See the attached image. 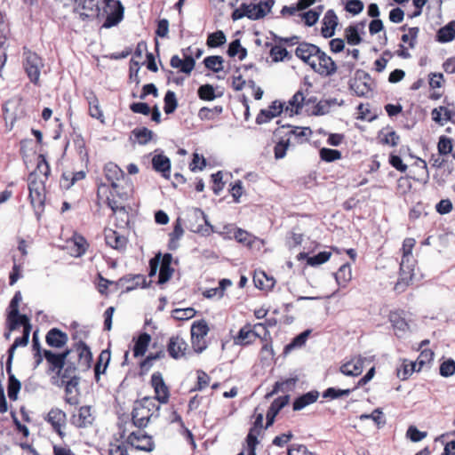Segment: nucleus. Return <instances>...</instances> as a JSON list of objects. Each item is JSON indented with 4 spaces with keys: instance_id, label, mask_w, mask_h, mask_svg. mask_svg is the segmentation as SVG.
<instances>
[{
    "instance_id": "1",
    "label": "nucleus",
    "mask_w": 455,
    "mask_h": 455,
    "mask_svg": "<svg viewBox=\"0 0 455 455\" xmlns=\"http://www.w3.org/2000/svg\"><path fill=\"white\" fill-rule=\"evenodd\" d=\"M104 176L110 185L100 183L97 188L96 204L111 209L113 213H126L124 203L132 196L133 188L131 179L115 163L109 162L104 166Z\"/></svg>"
},
{
    "instance_id": "2",
    "label": "nucleus",
    "mask_w": 455,
    "mask_h": 455,
    "mask_svg": "<svg viewBox=\"0 0 455 455\" xmlns=\"http://www.w3.org/2000/svg\"><path fill=\"white\" fill-rule=\"evenodd\" d=\"M70 349L61 353H54L51 350H44V357L48 363V373H55L52 377V383L57 384L61 379V386H64L65 402L70 405H76L79 403L78 385L80 378L76 375L77 368L72 362L68 361Z\"/></svg>"
},
{
    "instance_id": "3",
    "label": "nucleus",
    "mask_w": 455,
    "mask_h": 455,
    "mask_svg": "<svg viewBox=\"0 0 455 455\" xmlns=\"http://www.w3.org/2000/svg\"><path fill=\"white\" fill-rule=\"evenodd\" d=\"M74 12L83 21L105 18L103 28L116 26L124 18V7L118 0H75Z\"/></svg>"
},
{
    "instance_id": "4",
    "label": "nucleus",
    "mask_w": 455,
    "mask_h": 455,
    "mask_svg": "<svg viewBox=\"0 0 455 455\" xmlns=\"http://www.w3.org/2000/svg\"><path fill=\"white\" fill-rule=\"evenodd\" d=\"M51 168L44 155L37 157L36 169L28 177V199L39 219L44 211L46 200L45 183L50 176Z\"/></svg>"
},
{
    "instance_id": "5",
    "label": "nucleus",
    "mask_w": 455,
    "mask_h": 455,
    "mask_svg": "<svg viewBox=\"0 0 455 455\" xmlns=\"http://www.w3.org/2000/svg\"><path fill=\"white\" fill-rule=\"evenodd\" d=\"M416 245V240L412 237H406L403 241L401 252L400 271L397 282L394 290L397 293L403 292L409 285L411 284L414 278V267L416 260L413 257L412 251Z\"/></svg>"
},
{
    "instance_id": "6",
    "label": "nucleus",
    "mask_w": 455,
    "mask_h": 455,
    "mask_svg": "<svg viewBox=\"0 0 455 455\" xmlns=\"http://www.w3.org/2000/svg\"><path fill=\"white\" fill-rule=\"evenodd\" d=\"M160 404L150 396H145L135 402L132 411V421L134 427L145 428L152 418H158Z\"/></svg>"
},
{
    "instance_id": "7",
    "label": "nucleus",
    "mask_w": 455,
    "mask_h": 455,
    "mask_svg": "<svg viewBox=\"0 0 455 455\" xmlns=\"http://www.w3.org/2000/svg\"><path fill=\"white\" fill-rule=\"evenodd\" d=\"M172 256L171 253H165L163 257L161 253H157L149 260L150 277L156 275L159 268L158 283L164 284L167 283L172 276L174 269L172 267Z\"/></svg>"
},
{
    "instance_id": "8",
    "label": "nucleus",
    "mask_w": 455,
    "mask_h": 455,
    "mask_svg": "<svg viewBox=\"0 0 455 455\" xmlns=\"http://www.w3.org/2000/svg\"><path fill=\"white\" fill-rule=\"evenodd\" d=\"M258 327H262L263 329H266V323L252 324L247 322L236 332H235L233 330H230L229 335L233 341V344L235 346H238L241 347H247L253 345L256 339H258L260 335L256 331Z\"/></svg>"
},
{
    "instance_id": "9",
    "label": "nucleus",
    "mask_w": 455,
    "mask_h": 455,
    "mask_svg": "<svg viewBox=\"0 0 455 455\" xmlns=\"http://www.w3.org/2000/svg\"><path fill=\"white\" fill-rule=\"evenodd\" d=\"M210 332V327L206 320L201 319L195 321L190 328V339L192 348L195 353H203L209 346L207 335Z\"/></svg>"
},
{
    "instance_id": "10",
    "label": "nucleus",
    "mask_w": 455,
    "mask_h": 455,
    "mask_svg": "<svg viewBox=\"0 0 455 455\" xmlns=\"http://www.w3.org/2000/svg\"><path fill=\"white\" fill-rule=\"evenodd\" d=\"M121 437L125 438L126 443L135 450L150 452L155 449V443L152 435L147 434L144 431V428H138L127 435L124 429L121 433Z\"/></svg>"
},
{
    "instance_id": "11",
    "label": "nucleus",
    "mask_w": 455,
    "mask_h": 455,
    "mask_svg": "<svg viewBox=\"0 0 455 455\" xmlns=\"http://www.w3.org/2000/svg\"><path fill=\"white\" fill-rule=\"evenodd\" d=\"M23 67L30 82L39 85L41 69L44 67L42 58L27 47L23 48Z\"/></svg>"
},
{
    "instance_id": "12",
    "label": "nucleus",
    "mask_w": 455,
    "mask_h": 455,
    "mask_svg": "<svg viewBox=\"0 0 455 455\" xmlns=\"http://www.w3.org/2000/svg\"><path fill=\"white\" fill-rule=\"evenodd\" d=\"M315 73L323 77H331L338 72L339 68L331 57L321 49L309 66Z\"/></svg>"
},
{
    "instance_id": "13",
    "label": "nucleus",
    "mask_w": 455,
    "mask_h": 455,
    "mask_svg": "<svg viewBox=\"0 0 455 455\" xmlns=\"http://www.w3.org/2000/svg\"><path fill=\"white\" fill-rule=\"evenodd\" d=\"M267 14V11L262 7V4L243 3L233 12L232 19L233 20H237L247 17L251 20H257L264 18Z\"/></svg>"
},
{
    "instance_id": "14",
    "label": "nucleus",
    "mask_w": 455,
    "mask_h": 455,
    "mask_svg": "<svg viewBox=\"0 0 455 455\" xmlns=\"http://www.w3.org/2000/svg\"><path fill=\"white\" fill-rule=\"evenodd\" d=\"M233 237L237 243L243 244L251 251H260L265 245L263 239L241 228H234Z\"/></svg>"
},
{
    "instance_id": "15",
    "label": "nucleus",
    "mask_w": 455,
    "mask_h": 455,
    "mask_svg": "<svg viewBox=\"0 0 455 455\" xmlns=\"http://www.w3.org/2000/svg\"><path fill=\"white\" fill-rule=\"evenodd\" d=\"M166 352L171 358L180 360L186 357L189 352V346L182 335L175 334L169 338L166 343Z\"/></svg>"
},
{
    "instance_id": "16",
    "label": "nucleus",
    "mask_w": 455,
    "mask_h": 455,
    "mask_svg": "<svg viewBox=\"0 0 455 455\" xmlns=\"http://www.w3.org/2000/svg\"><path fill=\"white\" fill-rule=\"evenodd\" d=\"M150 386L154 389L155 402L158 404H166L170 399V388L166 385L160 371H156L151 375Z\"/></svg>"
},
{
    "instance_id": "17",
    "label": "nucleus",
    "mask_w": 455,
    "mask_h": 455,
    "mask_svg": "<svg viewBox=\"0 0 455 455\" xmlns=\"http://www.w3.org/2000/svg\"><path fill=\"white\" fill-rule=\"evenodd\" d=\"M350 90L358 97H367L372 91L371 76L363 70H357L354 81L350 84Z\"/></svg>"
},
{
    "instance_id": "18",
    "label": "nucleus",
    "mask_w": 455,
    "mask_h": 455,
    "mask_svg": "<svg viewBox=\"0 0 455 455\" xmlns=\"http://www.w3.org/2000/svg\"><path fill=\"white\" fill-rule=\"evenodd\" d=\"M95 416L90 405L81 406L70 417V423L76 428H87L92 426Z\"/></svg>"
},
{
    "instance_id": "19",
    "label": "nucleus",
    "mask_w": 455,
    "mask_h": 455,
    "mask_svg": "<svg viewBox=\"0 0 455 455\" xmlns=\"http://www.w3.org/2000/svg\"><path fill=\"white\" fill-rule=\"evenodd\" d=\"M190 50L191 46H188L186 49H182L181 52L183 59H180L178 55H173L170 60V65L172 68H176L180 72H182L188 76L191 74L196 66V60L191 54H188Z\"/></svg>"
},
{
    "instance_id": "20",
    "label": "nucleus",
    "mask_w": 455,
    "mask_h": 455,
    "mask_svg": "<svg viewBox=\"0 0 455 455\" xmlns=\"http://www.w3.org/2000/svg\"><path fill=\"white\" fill-rule=\"evenodd\" d=\"M89 246L90 244L87 240L78 233H74L73 235L66 242L68 252L75 258H79L84 255Z\"/></svg>"
},
{
    "instance_id": "21",
    "label": "nucleus",
    "mask_w": 455,
    "mask_h": 455,
    "mask_svg": "<svg viewBox=\"0 0 455 455\" xmlns=\"http://www.w3.org/2000/svg\"><path fill=\"white\" fill-rule=\"evenodd\" d=\"M45 420L52 426V430L57 433L60 437L62 438L65 435L62 431L67 420L65 411L60 408H52L45 417Z\"/></svg>"
},
{
    "instance_id": "22",
    "label": "nucleus",
    "mask_w": 455,
    "mask_h": 455,
    "mask_svg": "<svg viewBox=\"0 0 455 455\" xmlns=\"http://www.w3.org/2000/svg\"><path fill=\"white\" fill-rule=\"evenodd\" d=\"M115 285L117 289H122L124 292H129L138 287H146V278L143 275H127L119 278Z\"/></svg>"
},
{
    "instance_id": "23",
    "label": "nucleus",
    "mask_w": 455,
    "mask_h": 455,
    "mask_svg": "<svg viewBox=\"0 0 455 455\" xmlns=\"http://www.w3.org/2000/svg\"><path fill=\"white\" fill-rule=\"evenodd\" d=\"M388 320L397 337L410 330V325L405 319V312L403 309L391 310L388 314Z\"/></svg>"
},
{
    "instance_id": "24",
    "label": "nucleus",
    "mask_w": 455,
    "mask_h": 455,
    "mask_svg": "<svg viewBox=\"0 0 455 455\" xmlns=\"http://www.w3.org/2000/svg\"><path fill=\"white\" fill-rule=\"evenodd\" d=\"M320 48L307 42H301L295 50V55L303 62L310 66Z\"/></svg>"
},
{
    "instance_id": "25",
    "label": "nucleus",
    "mask_w": 455,
    "mask_h": 455,
    "mask_svg": "<svg viewBox=\"0 0 455 455\" xmlns=\"http://www.w3.org/2000/svg\"><path fill=\"white\" fill-rule=\"evenodd\" d=\"M284 108V103L275 100L267 109H261L256 117V123L262 124L269 122L274 117L278 116Z\"/></svg>"
},
{
    "instance_id": "26",
    "label": "nucleus",
    "mask_w": 455,
    "mask_h": 455,
    "mask_svg": "<svg viewBox=\"0 0 455 455\" xmlns=\"http://www.w3.org/2000/svg\"><path fill=\"white\" fill-rule=\"evenodd\" d=\"M339 24V19L332 9L328 10L322 20L321 34L324 38L331 37Z\"/></svg>"
},
{
    "instance_id": "27",
    "label": "nucleus",
    "mask_w": 455,
    "mask_h": 455,
    "mask_svg": "<svg viewBox=\"0 0 455 455\" xmlns=\"http://www.w3.org/2000/svg\"><path fill=\"white\" fill-rule=\"evenodd\" d=\"M105 241L107 245L119 251H124L128 243L124 235L111 228L105 230Z\"/></svg>"
},
{
    "instance_id": "28",
    "label": "nucleus",
    "mask_w": 455,
    "mask_h": 455,
    "mask_svg": "<svg viewBox=\"0 0 455 455\" xmlns=\"http://www.w3.org/2000/svg\"><path fill=\"white\" fill-rule=\"evenodd\" d=\"M68 340V334L58 328L51 329L45 336L46 344L53 348H62Z\"/></svg>"
},
{
    "instance_id": "29",
    "label": "nucleus",
    "mask_w": 455,
    "mask_h": 455,
    "mask_svg": "<svg viewBox=\"0 0 455 455\" xmlns=\"http://www.w3.org/2000/svg\"><path fill=\"white\" fill-rule=\"evenodd\" d=\"M410 175L416 181L427 182L429 179L427 162L421 158H417L411 166Z\"/></svg>"
},
{
    "instance_id": "30",
    "label": "nucleus",
    "mask_w": 455,
    "mask_h": 455,
    "mask_svg": "<svg viewBox=\"0 0 455 455\" xmlns=\"http://www.w3.org/2000/svg\"><path fill=\"white\" fill-rule=\"evenodd\" d=\"M151 340L152 338L148 332H141L137 337H133V356L135 358L144 356L148 349Z\"/></svg>"
},
{
    "instance_id": "31",
    "label": "nucleus",
    "mask_w": 455,
    "mask_h": 455,
    "mask_svg": "<svg viewBox=\"0 0 455 455\" xmlns=\"http://www.w3.org/2000/svg\"><path fill=\"white\" fill-rule=\"evenodd\" d=\"M364 358L361 356L353 357L348 362L343 363L339 370L347 376H359L363 372Z\"/></svg>"
},
{
    "instance_id": "32",
    "label": "nucleus",
    "mask_w": 455,
    "mask_h": 455,
    "mask_svg": "<svg viewBox=\"0 0 455 455\" xmlns=\"http://www.w3.org/2000/svg\"><path fill=\"white\" fill-rule=\"evenodd\" d=\"M366 20L360 21L355 25H349L345 28L344 36L346 41L350 45H358L363 42L359 30H363Z\"/></svg>"
},
{
    "instance_id": "33",
    "label": "nucleus",
    "mask_w": 455,
    "mask_h": 455,
    "mask_svg": "<svg viewBox=\"0 0 455 455\" xmlns=\"http://www.w3.org/2000/svg\"><path fill=\"white\" fill-rule=\"evenodd\" d=\"M85 99L89 107V115L91 117L98 119L100 123H104V115L100 106V100L96 94L90 91L85 94Z\"/></svg>"
},
{
    "instance_id": "34",
    "label": "nucleus",
    "mask_w": 455,
    "mask_h": 455,
    "mask_svg": "<svg viewBox=\"0 0 455 455\" xmlns=\"http://www.w3.org/2000/svg\"><path fill=\"white\" fill-rule=\"evenodd\" d=\"M74 347L78 355L79 363L84 366V369H89L92 362V354L90 347L84 341L76 342Z\"/></svg>"
},
{
    "instance_id": "35",
    "label": "nucleus",
    "mask_w": 455,
    "mask_h": 455,
    "mask_svg": "<svg viewBox=\"0 0 455 455\" xmlns=\"http://www.w3.org/2000/svg\"><path fill=\"white\" fill-rule=\"evenodd\" d=\"M32 327H25V330H23V333L21 337H18L14 339V342L8 349V360H7V371L9 372L11 370V363L14 355L15 349L18 347H25L28 345L29 340V335L31 331Z\"/></svg>"
},
{
    "instance_id": "36",
    "label": "nucleus",
    "mask_w": 455,
    "mask_h": 455,
    "mask_svg": "<svg viewBox=\"0 0 455 455\" xmlns=\"http://www.w3.org/2000/svg\"><path fill=\"white\" fill-rule=\"evenodd\" d=\"M152 166L155 171L162 173V176L168 179L171 173V161L164 155H156L152 158Z\"/></svg>"
},
{
    "instance_id": "37",
    "label": "nucleus",
    "mask_w": 455,
    "mask_h": 455,
    "mask_svg": "<svg viewBox=\"0 0 455 455\" xmlns=\"http://www.w3.org/2000/svg\"><path fill=\"white\" fill-rule=\"evenodd\" d=\"M166 350L163 347H160L156 352H150L140 363V369L141 372H148L151 367L154 365V363L157 360L164 359L166 356Z\"/></svg>"
},
{
    "instance_id": "38",
    "label": "nucleus",
    "mask_w": 455,
    "mask_h": 455,
    "mask_svg": "<svg viewBox=\"0 0 455 455\" xmlns=\"http://www.w3.org/2000/svg\"><path fill=\"white\" fill-rule=\"evenodd\" d=\"M20 325L23 330L27 325L31 327L29 318L26 315L19 314L17 315H6V327L9 331L17 330Z\"/></svg>"
},
{
    "instance_id": "39",
    "label": "nucleus",
    "mask_w": 455,
    "mask_h": 455,
    "mask_svg": "<svg viewBox=\"0 0 455 455\" xmlns=\"http://www.w3.org/2000/svg\"><path fill=\"white\" fill-rule=\"evenodd\" d=\"M255 286L262 291H270L275 284V280L272 276H267L265 272H255L253 275Z\"/></svg>"
},
{
    "instance_id": "40",
    "label": "nucleus",
    "mask_w": 455,
    "mask_h": 455,
    "mask_svg": "<svg viewBox=\"0 0 455 455\" xmlns=\"http://www.w3.org/2000/svg\"><path fill=\"white\" fill-rule=\"evenodd\" d=\"M318 396V391H309L296 398L293 402L292 408L294 411L302 410L306 406L314 403L317 400Z\"/></svg>"
},
{
    "instance_id": "41",
    "label": "nucleus",
    "mask_w": 455,
    "mask_h": 455,
    "mask_svg": "<svg viewBox=\"0 0 455 455\" xmlns=\"http://www.w3.org/2000/svg\"><path fill=\"white\" fill-rule=\"evenodd\" d=\"M455 39V20H452L438 29L436 40L441 44H446Z\"/></svg>"
},
{
    "instance_id": "42",
    "label": "nucleus",
    "mask_w": 455,
    "mask_h": 455,
    "mask_svg": "<svg viewBox=\"0 0 455 455\" xmlns=\"http://www.w3.org/2000/svg\"><path fill=\"white\" fill-rule=\"evenodd\" d=\"M304 101V93L302 91H298L288 101V104L285 107V112L290 116H292L293 114H299L303 107Z\"/></svg>"
},
{
    "instance_id": "43",
    "label": "nucleus",
    "mask_w": 455,
    "mask_h": 455,
    "mask_svg": "<svg viewBox=\"0 0 455 455\" xmlns=\"http://www.w3.org/2000/svg\"><path fill=\"white\" fill-rule=\"evenodd\" d=\"M110 361V351L108 349L102 350L98 357V361L94 366L95 380H100V374L105 373L108 363Z\"/></svg>"
},
{
    "instance_id": "44",
    "label": "nucleus",
    "mask_w": 455,
    "mask_h": 455,
    "mask_svg": "<svg viewBox=\"0 0 455 455\" xmlns=\"http://www.w3.org/2000/svg\"><path fill=\"white\" fill-rule=\"evenodd\" d=\"M337 283L346 287L352 279V269L348 263L343 264L334 275Z\"/></svg>"
},
{
    "instance_id": "45",
    "label": "nucleus",
    "mask_w": 455,
    "mask_h": 455,
    "mask_svg": "<svg viewBox=\"0 0 455 455\" xmlns=\"http://www.w3.org/2000/svg\"><path fill=\"white\" fill-rule=\"evenodd\" d=\"M311 333L310 330H306L303 332L297 335L292 340L287 344L283 348V354L288 355L295 348L302 347Z\"/></svg>"
},
{
    "instance_id": "46",
    "label": "nucleus",
    "mask_w": 455,
    "mask_h": 455,
    "mask_svg": "<svg viewBox=\"0 0 455 455\" xmlns=\"http://www.w3.org/2000/svg\"><path fill=\"white\" fill-rule=\"evenodd\" d=\"M323 6L318 5L314 9H311L307 12L299 13V17L303 20L305 26L312 27L319 20V17H320L321 13L323 12Z\"/></svg>"
},
{
    "instance_id": "47",
    "label": "nucleus",
    "mask_w": 455,
    "mask_h": 455,
    "mask_svg": "<svg viewBox=\"0 0 455 455\" xmlns=\"http://www.w3.org/2000/svg\"><path fill=\"white\" fill-rule=\"evenodd\" d=\"M269 55L274 62L283 61L285 59L290 60L291 54L286 50L283 44H275L271 46Z\"/></svg>"
},
{
    "instance_id": "48",
    "label": "nucleus",
    "mask_w": 455,
    "mask_h": 455,
    "mask_svg": "<svg viewBox=\"0 0 455 455\" xmlns=\"http://www.w3.org/2000/svg\"><path fill=\"white\" fill-rule=\"evenodd\" d=\"M265 332L264 335H259V339L260 340L262 346L260 352L261 354H267L268 356L274 357L275 352L273 349V340L270 335V332L268 330L264 329Z\"/></svg>"
},
{
    "instance_id": "49",
    "label": "nucleus",
    "mask_w": 455,
    "mask_h": 455,
    "mask_svg": "<svg viewBox=\"0 0 455 455\" xmlns=\"http://www.w3.org/2000/svg\"><path fill=\"white\" fill-rule=\"evenodd\" d=\"M227 42L226 35L222 30L210 33L207 36L206 44L209 48H217Z\"/></svg>"
},
{
    "instance_id": "50",
    "label": "nucleus",
    "mask_w": 455,
    "mask_h": 455,
    "mask_svg": "<svg viewBox=\"0 0 455 455\" xmlns=\"http://www.w3.org/2000/svg\"><path fill=\"white\" fill-rule=\"evenodd\" d=\"M419 34V28L418 27H411L408 28L407 33L402 35L401 41L407 44L410 49H413L417 45Z\"/></svg>"
},
{
    "instance_id": "51",
    "label": "nucleus",
    "mask_w": 455,
    "mask_h": 455,
    "mask_svg": "<svg viewBox=\"0 0 455 455\" xmlns=\"http://www.w3.org/2000/svg\"><path fill=\"white\" fill-rule=\"evenodd\" d=\"M223 58L219 55L208 56L204 60L205 68L215 73H218L223 69Z\"/></svg>"
},
{
    "instance_id": "52",
    "label": "nucleus",
    "mask_w": 455,
    "mask_h": 455,
    "mask_svg": "<svg viewBox=\"0 0 455 455\" xmlns=\"http://www.w3.org/2000/svg\"><path fill=\"white\" fill-rule=\"evenodd\" d=\"M434 352L429 348L420 350V353L414 362L417 363V371H420L426 365L429 364L434 359Z\"/></svg>"
},
{
    "instance_id": "53",
    "label": "nucleus",
    "mask_w": 455,
    "mask_h": 455,
    "mask_svg": "<svg viewBox=\"0 0 455 455\" xmlns=\"http://www.w3.org/2000/svg\"><path fill=\"white\" fill-rule=\"evenodd\" d=\"M290 134L293 135L297 140V143L303 144L308 142L312 131L309 127H294Z\"/></svg>"
},
{
    "instance_id": "54",
    "label": "nucleus",
    "mask_w": 455,
    "mask_h": 455,
    "mask_svg": "<svg viewBox=\"0 0 455 455\" xmlns=\"http://www.w3.org/2000/svg\"><path fill=\"white\" fill-rule=\"evenodd\" d=\"M223 111L221 106H215L212 108L203 107L198 111V117L201 120H213L215 117L220 116Z\"/></svg>"
},
{
    "instance_id": "55",
    "label": "nucleus",
    "mask_w": 455,
    "mask_h": 455,
    "mask_svg": "<svg viewBox=\"0 0 455 455\" xmlns=\"http://www.w3.org/2000/svg\"><path fill=\"white\" fill-rule=\"evenodd\" d=\"M164 110L165 114H172L178 107L175 92L172 91H167L164 98Z\"/></svg>"
},
{
    "instance_id": "56",
    "label": "nucleus",
    "mask_w": 455,
    "mask_h": 455,
    "mask_svg": "<svg viewBox=\"0 0 455 455\" xmlns=\"http://www.w3.org/2000/svg\"><path fill=\"white\" fill-rule=\"evenodd\" d=\"M196 314L193 307L176 308L172 312V317L177 321H187L193 318Z\"/></svg>"
},
{
    "instance_id": "57",
    "label": "nucleus",
    "mask_w": 455,
    "mask_h": 455,
    "mask_svg": "<svg viewBox=\"0 0 455 455\" xmlns=\"http://www.w3.org/2000/svg\"><path fill=\"white\" fill-rule=\"evenodd\" d=\"M239 53V60H243L247 55V51L245 48L241 46L240 40L235 39L229 44L228 49V54L230 57H235Z\"/></svg>"
},
{
    "instance_id": "58",
    "label": "nucleus",
    "mask_w": 455,
    "mask_h": 455,
    "mask_svg": "<svg viewBox=\"0 0 455 455\" xmlns=\"http://www.w3.org/2000/svg\"><path fill=\"white\" fill-rule=\"evenodd\" d=\"M417 363L403 360L400 369H398L397 376L402 379H407L414 371H417Z\"/></svg>"
},
{
    "instance_id": "59",
    "label": "nucleus",
    "mask_w": 455,
    "mask_h": 455,
    "mask_svg": "<svg viewBox=\"0 0 455 455\" xmlns=\"http://www.w3.org/2000/svg\"><path fill=\"white\" fill-rule=\"evenodd\" d=\"M86 173L84 171H78V172H64L62 173V180L67 181V188H70L73 186L76 182L82 180L85 178Z\"/></svg>"
},
{
    "instance_id": "60",
    "label": "nucleus",
    "mask_w": 455,
    "mask_h": 455,
    "mask_svg": "<svg viewBox=\"0 0 455 455\" xmlns=\"http://www.w3.org/2000/svg\"><path fill=\"white\" fill-rule=\"evenodd\" d=\"M405 435L406 438L410 439L411 442L418 443L427 436V432L420 431L417 428V427L411 425L407 428Z\"/></svg>"
},
{
    "instance_id": "61",
    "label": "nucleus",
    "mask_w": 455,
    "mask_h": 455,
    "mask_svg": "<svg viewBox=\"0 0 455 455\" xmlns=\"http://www.w3.org/2000/svg\"><path fill=\"white\" fill-rule=\"evenodd\" d=\"M331 256V251H320L316 255L310 256L307 258V265L311 267H316L327 262Z\"/></svg>"
},
{
    "instance_id": "62",
    "label": "nucleus",
    "mask_w": 455,
    "mask_h": 455,
    "mask_svg": "<svg viewBox=\"0 0 455 455\" xmlns=\"http://www.w3.org/2000/svg\"><path fill=\"white\" fill-rule=\"evenodd\" d=\"M197 94L201 100L207 101L213 100L217 97L213 86L209 84L201 85L198 88Z\"/></svg>"
},
{
    "instance_id": "63",
    "label": "nucleus",
    "mask_w": 455,
    "mask_h": 455,
    "mask_svg": "<svg viewBox=\"0 0 455 455\" xmlns=\"http://www.w3.org/2000/svg\"><path fill=\"white\" fill-rule=\"evenodd\" d=\"M438 152L440 155H448L451 153L453 148V141L447 136H441L437 144Z\"/></svg>"
},
{
    "instance_id": "64",
    "label": "nucleus",
    "mask_w": 455,
    "mask_h": 455,
    "mask_svg": "<svg viewBox=\"0 0 455 455\" xmlns=\"http://www.w3.org/2000/svg\"><path fill=\"white\" fill-rule=\"evenodd\" d=\"M20 389V382L13 375H10L7 387V393L9 398L12 401H15L18 397V393Z\"/></svg>"
}]
</instances>
